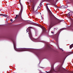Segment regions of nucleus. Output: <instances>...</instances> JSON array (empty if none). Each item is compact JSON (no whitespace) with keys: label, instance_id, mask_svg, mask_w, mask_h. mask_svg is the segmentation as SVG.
I'll return each mask as SVG.
<instances>
[{"label":"nucleus","instance_id":"f257e3e1","mask_svg":"<svg viewBox=\"0 0 73 73\" xmlns=\"http://www.w3.org/2000/svg\"><path fill=\"white\" fill-rule=\"evenodd\" d=\"M13 45L14 48L16 51H18L19 52H22V51H27V48H16V44L15 43V40H13Z\"/></svg>","mask_w":73,"mask_h":73},{"label":"nucleus","instance_id":"f03ea898","mask_svg":"<svg viewBox=\"0 0 73 73\" xmlns=\"http://www.w3.org/2000/svg\"><path fill=\"white\" fill-rule=\"evenodd\" d=\"M31 27H29L27 29L26 31L27 32H29L28 34L29 35V37H30V38H32V34H31Z\"/></svg>","mask_w":73,"mask_h":73},{"label":"nucleus","instance_id":"7ed1b4c3","mask_svg":"<svg viewBox=\"0 0 73 73\" xmlns=\"http://www.w3.org/2000/svg\"><path fill=\"white\" fill-rule=\"evenodd\" d=\"M53 69H52L50 71V72H47L46 71V72H47V73H53Z\"/></svg>","mask_w":73,"mask_h":73},{"label":"nucleus","instance_id":"20e7f679","mask_svg":"<svg viewBox=\"0 0 73 73\" xmlns=\"http://www.w3.org/2000/svg\"><path fill=\"white\" fill-rule=\"evenodd\" d=\"M70 46V48L71 49L72 48V47H73V44Z\"/></svg>","mask_w":73,"mask_h":73},{"label":"nucleus","instance_id":"39448f33","mask_svg":"<svg viewBox=\"0 0 73 73\" xmlns=\"http://www.w3.org/2000/svg\"><path fill=\"white\" fill-rule=\"evenodd\" d=\"M61 8H67V7H65L64 6H63L61 7Z\"/></svg>","mask_w":73,"mask_h":73},{"label":"nucleus","instance_id":"423d86ee","mask_svg":"<svg viewBox=\"0 0 73 73\" xmlns=\"http://www.w3.org/2000/svg\"><path fill=\"white\" fill-rule=\"evenodd\" d=\"M52 27V24H51L49 26V29H50V28H51Z\"/></svg>","mask_w":73,"mask_h":73},{"label":"nucleus","instance_id":"0eeeda50","mask_svg":"<svg viewBox=\"0 0 73 73\" xmlns=\"http://www.w3.org/2000/svg\"><path fill=\"white\" fill-rule=\"evenodd\" d=\"M37 26H38V27H42V26L40 25L37 24Z\"/></svg>","mask_w":73,"mask_h":73},{"label":"nucleus","instance_id":"6e6552de","mask_svg":"<svg viewBox=\"0 0 73 73\" xmlns=\"http://www.w3.org/2000/svg\"><path fill=\"white\" fill-rule=\"evenodd\" d=\"M29 49V51H30L31 52H32V50H33V49Z\"/></svg>","mask_w":73,"mask_h":73},{"label":"nucleus","instance_id":"1a4fd4ad","mask_svg":"<svg viewBox=\"0 0 73 73\" xmlns=\"http://www.w3.org/2000/svg\"><path fill=\"white\" fill-rule=\"evenodd\" d=\"M48 4H47V9H48V10H49V8H48V5H47Z\"/></svg>","mask_w":73,"mask_h":73},{"label":"nucleus","instance_id":"9d476101","mask_svg":"<svg viewBox=\"0 0 73 73\" xmlns=\"http://www.w3.org/2000/svg\"><path fill=\"white\" fill-rule=\"evenodd\" d=\"M10 21H13V20H12V19H10Z\"/></svg>","mask_w":73,"mask_h":73},{"label":"nucleus","instance_id":"9b49d317","mask_svg":"<svg viewBox=\"0 0 73 73\" xmlns=\"http://www.w3.org/2000/svg\"><path fill=\"white\" fill-rule=\"evenodd\" d=\"M16 17H18V15H16Z\"/></svg>","mask_w":73,"mask_h":73},{"label":"nucleus","instance_id":"f8f14e48","mask_svg":"<svg viewBox=\"0 0 73 73\" xmlns=\"http://www.w3.org/2000/svg\"><path fill=\"white\" fill-rule=\"evenodd\" d=\"M17 17H15V19H17Z\"/></svg>","mask_w":73,"mask_h":73},{"label":"nucleus","instance_id":"ddd939ff","mask_svg":"<svg viewBox=\"0 0 73 73\" xmlns=\"http://www.w3.org/2000/svg\"><path fill=\"white\" fill-rule=\"evenodd\" d=\"M69 16H71V14H69Z\"/></svg>","mask_w":73,"mask_h":73},{"label":"nucleus","instance_id":"4468645a","mask_svg":"<svg viewBox=\"0 0 73 73\" xmlns=\"http://www.w3.org/2000/svg\"><path fill=\"white\" fill-rule=\"evenodd\" d=\"M20 1H21V0H19V3H20Z\"/></svg>","mask_w":73,"mask_h":73},{"label":"nucleus","instance_id":"2eb2a0df","mask_svg":"<svg viewBox=\"0 0 73 73\" xmlns=\"http://www.w3.org/2000/svg\"><path fill=\"white\" fill-rule=\"evenodd\" d=\"M72 53H73V52H71V54H72Z\"/></svg>","mask_w":73,"mask_h":73},{"label":"nucleus","instance_id":"dca6fc26","mask_svg":"<svg viewBox=\"0 0 73 73\" xmlns=\"http://www.w3.org/2000/svg\"><path fill=\"white\" fill-rule=\"evenodd\" d=\"M5 16H6V17H7V15H6Z\"/></svg>","mask_w":73,"mask_h":73},{"label":"nucleus","instance_id":"f3484780","mask_svg":"<svg viewBox=\"0 0 73 73\" xmlns=\"http://www.w3.org/2000/svg\"><path fill=\"white\" fill-rule=\"evenodd\" d=\"M3 0H0V1H3Z\"/></svg>","mask_w":73,"mask_h":73},{"label":"nucleus","instance_id":"a211bd4d","mask_svg":"<svg viewBox=\"0 0 73 73\" xmlns=\"http://www.w3.org/2000/svg\"><path fill=\"white\" fill-rule=\"evenodd\" d=\"M70 13V12L68 14H69Z\"/></svg>","mask_w":73,"mask_h":73},{"label":"nucleus","instance_id":"6ab92c4d","mask_svg":"<svg viewBox=\"0 0 73 73\" xmlns=\"http://www.w3.org/2000/svg\"><path fill=\"white\" fill-rule=\"evenodd\" d=\"M51 33H53L52 32Z\"/></svg>","mask_w":73,"mask_h":73},{"label":"nucleus","instance_id":"aec40b11","mask_svg":"<svg viewBox=\"0 0 73 73\" xmlns=\"http://www.w3.org/2000/svg\"><path fill=\"white\" fill-rule=\"evenodd\" d=\"M72 73H73V72H72Z\"/></svg>","mask_w":73,"mask_h":73}]
</instances>
